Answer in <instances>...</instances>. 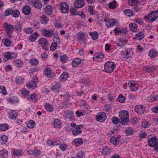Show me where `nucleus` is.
I'll list each match as a JSON object with an SVG mask.
<instances>
[{"instance_id": "nucleus-1", "label": "nucleus", "mask_w": 158, "mask_h": 158, "mask_svg": "<svg viewBox=\"0 0 158 158\" xmlns=\"http://www.w3.org/2000/svg\"><path fill=\"white\" fill-rule=\"evenodd\" d=\"M119 116L121 119V123L123 125L127 124L129 121V113L125 110L120 111Z\"/></svg>"}, {"instance_id": "nucleus-2", "label": "nucleus", "mask_w": 158, "mask_h": 158, "mask_svg": "<svg viewBox=\"0 0 158 158\" xmlns=\"http://www.w3.org/2000/svg\"><path fill=\"white\" fill-rule=\"evenodd\" d=\"M116 68V64L113 62L108 61L105 63L104 65L105 71L107 73H111Z\"/></svg>"}, {"instance_id": "nucleus-3", "label": "nucleus", "mask_w": 158, "mask_h": 158, "mask_svg": "<svg viewBox=\"0 0 158 158\" xmlns=\"http://www.w3.org/2000/svg\"><path fill=\"white\" fill-rule=\"evenodd\" d=\"M158 17V10L153 11L149 13L148 16H145V18L148 20L153 22Z\"/></svg>"}, {"instance_id": "nucleus-4", "label": "nucleus", "mask_w": 158, "mask_h": 158, "mask_svg": "<svg viewBox=\"0 0 158 158\" xmlns=\"http://www.w3.org/2000/svg\"><path fill=\"white\" fill-rule=\"evenodd\" d=\"M122 56L124 59H127L132 57L133 55V52L130 49H125L122 52Z\"/></svg>"}, {"instance_id": "nucleus-5", "label": "nucleus", "mask_w": 158, "mask_h": 158, "mask_svg": "<svg viewBox=\"0 0 158 158\" xmlns=\"http://www.w3.org/2000/svg\"><path fill=\"white\" fill-rule=\"evenodd\" d=\"M107 118V116L105 112L98 113L96 116V120L100 122L105 121Z\"/></svg>"}, {"instance_id": "nucleus-6", "label": "nucleus", "mask_w": 158, "mask_h": 158, "mask_svg": "<svg viewBox=\"0 0 158 158\" xmlns=\"http://www.w3.org/2000/svg\"><path fill=\"white\" fill-rule=\"evenodd\" d=\"M41 31L43 35L48 38L52 37L54 32V31L52 30H47L44 28L42 29Z\"/></svg>"}, {"instance_id": "nucleus-7", "label": "nucleus", "mask_w": 158, "mask_h": 158, "mask_svg": "<svg viewBox=\"0 0 158 158\" xmlns=\"http://www.w3.org/2000/svg\"><path fill=\"white\" fill-rule=\"evenodd\" d=\"M148 142L149 146L153 147L158 144V139L156 136H155L149 139Z\"/></svg>"}, {"instance_id": "nucleus-8", "label": "nucleus", "mask_w": 158, "mask_h": 158, "mask_svg": "<svg viewBox=\"0 0 158 158\" xmlns=\"http://www.w3.org/2000/svg\"><path fill=\"white\" fill-rule=\"evenodd\" d=\"M59 7L61 12L65 14L69 11V6L68 4L66 2H63L60 3Z\"/></svg>"}, {"instance_id": "nucleus-9", "label": "nucleus", "mask_w": 158, "mask_h": 158, "mask_svg": "<svg viewBox=\"0 0 158 158\" xmlns=\"http://www.w3.org/2000/svg\"><path fill=\"white\" fill-rule=\"evenodd\" d=\"M4 27L7 34H11L14 31V26L8 23H5L4 24Z\"/></svg>"}, {"instance_id": "nucleus-10", "label": "nucleus", "mask_w": 158, "mask_h": 158, "mask_svg": "<svg viewBox=\"0 0 158 158\" xmlns=\"http://www.w3.org/2000/svg\"><path fill=\"white\" fill-rule=\"evenodd\" d=\"M145 107L142 105L136 106L135 107V110L139 114H143L145 111Z\"/></svg>"}, {"instance_id": "nucleus-11", "label": "nucleus", "mask_w": 158, "mask_h": 158, "mask_svg": "<svg viewBox=\"0 0 158 158\" xmlns=\"http://www.w3.org/2000/svg\"><path fill=\"white\" fill-rule=\"evenodd\" d=\"M83 126L82 125H78L76 126L75 129L72 130V133L74 136L79 135L82 133V130L81 129L82 128Z\"/></svg>"}, {"instance_id": "nucleus-12", "label": "nucleus", "mask_w": 158, "mask_h": 158, "mask_svg": "<svg viewBox=\"0 0 158 158\" xmlns=\"http://www.w3.org/2000/svg\"><path fill=\"white\" fill-rule=\"evenodd\" d=\"M44 72L45 75L48 78H53L55 76L54 74L52 73L51 69L48 67L45 68Z\"/></svg>"}, {"instance_id": "nucleus-13", "label": "nucleus", "mask_w": 158, "mask_h": 158, "mask_svg": "<svg viewBox=\"0 0 158 158\" xmlns=\"http://www.w3.org/2000/svg\"><path fill=\"white\" fill-rule=\"evenodd\" d=\"M128 85L130 89L133 91H137L139 88L138 84L133 81H130L128 82Z\"/></svg>"}, {"instance_id": "nucleus-14", "label": "nucleus", "mask_w": 158, "mask_h": 158, "mask_svg": "<svg viewBox=\"0 0 158 158\" xmlns=\"http://www.w3.org/2000/svg\"><path fill=\"white\" fill-rule=\"evenodd\" d=\"M39 43L41 44L44 49H46L48 45V43L46 39L44 38H41L38 40Z\"/></svg>"}, {"instance_id": "nucleus-15", "label": "nucleus", "mask_w": 158, "mask_h": 158, "mask_svg": "<svg viewBox=\"0 0 158 158\" xmlns=\"http://www.w3.org/2000/svg\"><path fill=\"white\" fill-rule=\"evenodd\" d=\"M37 86V84L34 78L28 81L27 83V86L28 88L34 89Z\"/></svg>"}, {"instance_id": "nucleus-16", "label": "nucleus", "mask_w": 158, "mask_h": 158, "mask_svg": "<svg viewBox=\"0 0 158 158\" xmlns=\"http://www.w3.org/2000/svg\"><path fill=\"white\" fill-rule=\"evenodd\" d=\"M4 56L7 60H10L12 58L17 57V55L16 53L14 52L11 53L9 52H5L4 55Z\"/></svg>"}, {"instance_id": "nucleus-17", "label": "nucleus", "mask_w": 158, "mask_h": 158, "mask_svg": "<svg viewBox=\"0 0 158 158\" xmlns=\"http://www.w3.org/2000/svg\"><path fill=\"white\" fill-rule=\"evenodd\" d=\"M60 85L58 83H56L52 86L51 89L52 91L56 93L60 90Z\"/></svg>"}, {"instance_id": "nucleus-18", "label": "nucleus", "mask_w": 158, "mask_h": 158, "mask_svg": "<svg viewBox=\"0 0 158 158\" xmlns=\"http://www.w3.org/2000/svg\"><path fill=\"white\" fill-rule=\"evenodd\" d=\"M9 117L11 119H15L18 116L17 113L16 111L11 110L8 112Z\"/></svg>"}, {"instance_id": "nucleus-19", "label": "nucleus", "mask_w": 158, "mask_h": 158, "mask_svg": "<svg viewBox=\"0 0 158 158\" xmlns=\"http://www.w3.org/2000/svg\"><path fill=\"white\" fill-rule=\"evenodd\" d=\"M84 0H77L74 3V5L76 8H80L82 7L85 5Z\"/></svg>"}, {"instance_id": "nucleus-20", "label": "nucleus", "mask_w": 158, "mask_h": 158, "mask_svg": "<svg viewBox=\"0 0 158 158\" xmlns=\"http://www.w3.org/2000/svg\"><path fill=\"white\" fill-rule=\"evenodd\" d=\"M155 68L154 66L150 65L145 67L144 70L145 73H151L155 70Z\"/></svg>"}, {"instance_id": "nucleus-21", "label": "nucleus", "mask_w": 158, "mask_h": 158, "mask_svg": "<svg viewBox=\"0 0 158 158\" xmlns=\"http://www.w3.org/2000/svg\"><path fill=\"white\" fill-rule=\"evenodd\" d=\"M31 12V9L29 6L25 5L23 7L22 12L25 15H28Z\"/></svg>"}, {"instance_id": "nucleus-22", "label": "nucleus", "mask_w": 158, "mask_h": 158, "mask_svg": "<svg viewBox=\"0 0 158 158\" xmlns=\"http://www.w3.org/2000/svg\"><path fill=\"white\" fill-rule=\"evenodd\" d=\"M72 143L76 146H80L83 143L82 139L81 138L75 139L72 141Z\"/></svg>"}, {"instance_id": "nucleus-23", "label": "nucleus", "mask_w": 158, "mask_h": 158, "mask_svg": "<svg viewBox=\"0 0 158 158\" xmlns=\"http://www.w3.org/2000/svg\"><path fill=\"white\" fill-rule=\"evenodd\" d=\"M115 23V20L113 19L110 18L108 20L107 23H106V26L107 28H109L114 26Z\"/></svg>"}, {"instance_id": "nucleus-24", "label": "nucleus", "mask_w": 158, "mask_h": 158, "mask_svg": "<svg viewBox=\"0 0 158 158\" xmlns=\"http://www.w3.org/2000/svg\"><path fill=\"white\" fill-rule=\"evenodd\" d=\"M45 12L46 15H51L53 12V7L50 5H47L45 10Z\"/></svg>"}, {"instance_id": "nucleus-25", "label": "nucleus", "mask_w": 158, "mask_h": 158, "mask_svg": "<svg viewBox=\"0 0 158 158\" xmlns=\"http://www.w3.org/2000/svg\"><path fill=\"white\" fill-rule=\"evenodd\" d=\"M119 138H120V136L119 137H112L110 139V141L114 145H117L119 143V140L118 139Z\"/></svg>"}, {"instance_id": "nucleus-26", "label": "nucleus", "mask_w": 158, "mask_h": 158, "mask_svg": "<svg viewBox=\"0 0 158 158\" xmlns=\"http://www.w3.org/2000/svg\"><path fill=\"white\" fill-rule=\"evenodd\" d=\"M158 52L155 49L150 50L149 52L148 56L151 58H155L157 55Z\"/></svg>"}, {"instance_id": "nucleus-27", "label": "nucleus", "mask_w": 158, "mask_h": 158, "mask_svg": "<svg viewBox=\"0 0 158 158\" xmlns=\"http://www.w3.org/2000/svg\"><path fill=\"white\" fill-rule=\"evenodd\" d=\"M134 131V128L132 127H128L125 130V134L127 135H132Z\"/></svg>"}, {"instance_id": "nucleus-28", "label": "nucleus", "mask_w": 158, "mask_h": 158, "mask_svg": "<svg viewBox=\"0 0 158 158\" xmlns=\"http://www.w3.org/2000/svg\"><path fill=\"white\" fill-rule=\"evenodd\" d=\"M14 64L16 68H19L23 66L24 63L20 60L17 59L14 61Z\"/></svg>"}, {"instance_id": "nucleus-29", "label": "nucleus", "mask_w": 158, "mask_h": 158, "mask_svg": "<svg viewBox=\"0 0 158 158\" xmlns=\"http://www.w3.org/2000/svg\"><path fill=\"white\" fill-rule=\"evenodd\" d=\"M81 62V60L79 58H75L73 60L72 62V65L73 67H76L78 64Z\"/></svg>"}, {"instance_id": "nucleus-30", "label": "nucleus", "mask_w": 158, "mask_h": 158, "mask_svg": "<svg viewBox=\"0 0 158 158\" xmlns=\"http://www.w3.org/2000/svg\"><path fill=\"white\" fill-rule=\"evenodd\" d=\"M40 19L41 23L44 24H47L49 21V19L45 15H42L40 17Z\"/></svg>"}, {"instance_id": "nucleus-31", "label": "nucleus", "mask_w": 158, "mask_h": 158, "mask_svg": "<svg viewBox=\"0 0 158 158\" xmlns=\"http://www.w3.org/2000/svg\"><path fill=\"white\" fill-rule=\"evenodd\" d=\"M23 25L20 22H17L14 26V28L17 31L20 32L22 30Z\"/></svg>"}, {"instance_id": "nucleus-32", "label": "nucleus", "mask_w": 158, "mask_h": 158, "mask_svg": "<svg viewBox=\"0 0 158 158\" xmlns=\"http://www.w3.org/2000/svg\"><path fill=\"white\" fill-rule=\"evenodd\" d=\"M144 37V34L142 31H140L135 35V38L138 40H141Z\"/></svg>"}, {"instance_id": "nucleus-33", "label": "nucleus", "mask_w": 158, "mask_h": 158, "mask_svg": "<svg viewBox=\"0 0 158 158\" xmlns=\"http://www.w3.org/2000/svg\"><path fill=\"white\" fill-rule=\"evenodd\" d=\"M53 124L56 128H60L61 127V122L60 120L55 119L54 120Z\"/></svg>"}, {"instance_id": "nucleus-34", "label": "nucleus", "mask_w": 158, "mask_h": 158, "mask_svg": "<svg viewBox=\"0 0 158 158\" xmlns=\"http://www.w3.org/2000/svg\"><path fill=\"white\" fill-rule=\"evenodd\" d=\"M37 38V34L36 31H35L31 34L29 37V40L32 42L35 41Z\"/></svg>"}, {"instance_id": "nucleus-35", "label": "nucleus", "mask_w": 158, "mask_h": 158, "mask_svg": "<svg viewBox=\"0 0 158 158\" xmlns=\"http://www.w3.org/2000/svg\"><path fill=\"white\" fill-rule=\"evenodd\" d=\"M8 155V152L5 150L2 149L0 151V158L7 157Z\"/></svg>"}, {"instance_id": "nucleus-36", "label": "nucleus", "mask_w": 158, "mask_h": 158, "mask_svg": "<svg viewBox=\"0 0 158 158\" xmlns=\"http://www.w3.org/2000/svg\"><path fill=\"white\" fill-rule=\"evenodd\" d=\"M24 81V79L21 77H17L15 78L16 83L18 85L23 84Z\"/></svg>"}, {"instance_id": "nucleus-37", "label": "nucleus", "mask_w": 158, "mask_h": 158, "mask_svg": "<svg viewBox=\"0 0 158 158\" xmlns=\"http://www.w3.org/2000/svg\"><path fill=\"white\" fill-rule=\"evenodd\" d=\"M8 137L5 135H2L0 138V143L1 144H3L7 142Z\"/></svg>"}, {"instance_id": "nucleus-38", "label": "nucleus", "mask_w": 158, "mask_h": 158, "mask_svg": "<svg viewBox=\"0 0 158 158\" xmlns=\"http://www.w3.org/2000/svg\"><path fill=\"white\" fill-rule=\"evenodd\" d=\"M137 27L138 25L135 23H131L129 25L130 30L133 31H136Z\"/></svg>"}, {"instance_id": "nucleus-39", "label": "nucleus", "mask_w": 158, "mask_h": 158, "mask_svg": "<svg viewBox=\"0 0 158 158\" xmlns=\"http://www.w3.org/2000/svg\"><path fill=\"white\" fill-rule=\"evenodd\" d=\"M69 74L66 72H64L60 76V78L62 81L66 80L68 77Z\"/></svg>"}, {"instance_id": "nucleus-40", "label": "nucleus", "mask_w": 158, "mask_h": 158, "mask_svg": "<svg viewBox=\"0 0 158 158\" xmlns=\"http://www.w3.org/2000/svg\"><path fill=\"white\" fill-rule=\"evenodd\" d=\"M29 63L31 65L35 66L38 65L39 61L36 58H33L29 60Z\"/></svg>"}, {"instance_id": "nucleus-41", "label": "nucleus", "mask_w": 158, "mask_h": 158, "mask_svg": "<svg viewBox=\"0 0 158 158\" xmlns=\"http://www.w3.org/2000/svg\"><path fill=\"white\" fill-rule=\"evenodd\" d=\"M89 35L91 36L92 38L94 40H97L98 37V34L96 31L89 33Z\"/></svg>"}, {"instance_id": "nucleus-42", "label": "nucleus", "mask_w": 158, "mask_h": 158, "mask_svg": "<svg viewBox=\"0 0 158 158\" xmlns=\"http://www.w3.org/2000/svg\"><path fill=\"white\" fill-rule=\"evenodd\" d=\"M9 125L6 123H3L0 125V131H5L9 128Z\"/></svg>"}, {"instance_id": "nucleus-43", "label": "nucleus", "mask_w": 158, "mask_h": 158, "mask_svg": "<svg viewBox=\"0 0 158 158\" xmlns=\"http://www.w3.org/2000/svg\"><path fill=\"white\" fill-rule=\"evenodd\" d=\"M34 6L37 9H40L42 7V4L40 1L36 0L34 2Z\"/></svg>"}, {"instance_id": "nucleus-44", "label": "nucleus", "mask_w": 158, "mask_h": 158, "mask_svg": "<svg viewBox=\"0 0 158 158\" xmlns=\"http://www.w3.org/2000/svg\"><path fill=\"white\" fill-rule=\"evenodd\" d=\"M63 99L66 101H70L71 100V95L68 92H67L63 95Z\"/></svg>"}, {"instance_id": "nucleus-45", "label": "nucleus", "mask_w": 158, "mask_h": 158, "mask_svg": "<svg viewBox=\"0 0 158 158\" xmlns=\"http://www.w3.org/2000/svg\"><path fill=\"white\" fill-rule=\"evenodd\" d=\"M104 55L102 52H98L94 54L93 56V59L95 60V58L99 59H103L104 57Z\"/></svg>"}, {"instance_id": "nucleus-46", "label": "nucleus", "mask_w": 158, "mask_h": 158, "mask_svg": "<svg viewBox=\"0 0 158 158\" xmlns=\"http://www.w3.org/2000/svg\"><path fill=\"white\" fill-rule=\"evenodd\" d=\"M12 15L14 18H17L20 15V12L18 10L13 9Z\"/></svg>"}, {"instance_id": "nucleus-47", "label": "nucleus", "mask_w": 158, "mask_h": 158, "mask_svg": "<svg viewBox=\"0 0 158 158\" xmlns=\"http://www.w3.org/2000/svg\"><path fill=\"white\" fill-rule=\"evenodd\" d=\"M79 106H83V107L87 111L89 110V106L87 104L86 102L84 100L82 101V102L81 103V104L79 105Z\"/></svg>"}, {"instance_id": "nucleus-48", "label": "nucleus", "mask_w": 158, "mask_h": 158, "mask_svg": "<svg viewBox=\"0 0 158 158\" xmlns=\"http://www.w3.org/2000/svg\"><path fill=\"white\" fill-rule=\"evenodd\" d=\"M2 41L6 47H8L10 45L11 41L8 39H3Z\"/></svg>"}, {"instance_id": "nucleus-49", "label": "nucleus", "mask_w": 158, "mask_h": 158, "mask_svg": "<svg viewBox=\"0 0 158 158\" xmlns=\"http://www.w3.org/2000/svg\"><path fill=\"white\" fill-rule=\"evenodd\" d=\"M28 98L30 100L35 102L37 100V95L35 94H32Z\"/></svg>"}, {"instance_id": "nucleus-50", "label": "nucleus", "mask_w": 158, "mask_h": 158, "mask_svg": "<svg viewBox=\"0 0 158 158\" xmlns=\"http://www.w3.org/2000/svg\"><path fill=\"white\" fill-rule=\"evenodd\" d=\"M8 101L11 103H17L18 102V99L17 97L13 96L10 97Z\"/></svg>"}, {"instance_id": "nucleus-51", "label": "nucleus", "mask_w": 158, "mask_h": 158, "mask_svg": "<svg viewBox=\"0 0 158 158\" xmlns=\"http://www.w3.org/2000/svg\"><path fill=\"white\" fill-rule=\"evenodd\" d=\"M53 42L56 43H60V39L59 37L58 34L56 33H55L53 36Z\"/></svg>"}, {"instance_id": "nucleus-52", "label": "nucleus", "mask_w": 158, "mask_h": 158, "mask_svg": "<svg viewBox=\"0 0 158 158\" xmlns=\"http://www.w3.org/2000/svg\"><path fill=\"white\" fill-rule=\"evenodd\" d=\"M60 58L61 62L63 63L66 62L68 58L67 56L65 54H63L60 56Z\"/></svg>"}, {"instance_id": "nucleus-53", "label": "nucleus", "mask_w": 158, "mask_h": 158, "mask_svg": "<svg viewBox=\"0 0 158 158\" xmlns=\"http://www.w3.org/2000/svg\"><path fill=\"white\" fill-rule=\"evenodd\" d=\"M124 14L129 17L132 16L133 15L132 11L129 9L125 10Z\"/></svg>"}, {"instance_id": "nucleus-54", "label": "nucleus", "mask_w": 158, "mask_h": 158, "mask_svg": "<svg viewBox=\"0 0 158 158\" xmlns=\"http://www.w3.org/2000/svg\"><path fill=\"white\" fill-rule=\"evenodd\" d=\"M27 125L28 127L32 128L35 126V122L33 120H30L28 122Z\"/></svg>"}, {"instance_id": "nucleus-55", "label": "nucleus", "mask_w": 158, "mask_h": 158, "mask_svg": "<svg viewBox=\"0 0 158 158\" xmlns=\"http://www.w3.org/2000/svg\"><path fill=\"white\" fill-rule=\"evenodd\" d=\"M13 9L11 8H8L4 12V15L7 16L12 15Z\"/></svg>"}, {"instance_id": "nucleus-56", "label": "nucleus", "mask_w": 158, "mask_h": 158, "mask_svg": "<svg viewBox=\"0 0 158 158\" xmlns=\"http://www.w3.org/2000/svg\"><path fill=\"white\" fill-rule=\"evenodd\" d=\"M53 106L49 103H47L45 106V109L46 110L49 112H52L53 111Z\"/></svg>"}, {"instance_id": "nucleus-57", "label": "nucleus", "mask_w": 158, "mask_h": 158, "mask_svg": "<svg viewBox=\"0 0 158 158\" xmlns=\"http://www.w3.org/2000/svg\"><path fill=\"white\" fill-rule=\"evenodd\" d=\"M0 92L3 95H6L7 94L5 87L3 85L0 86Z\"/></svg>"}, {"instance_id": "nucleus-58", "label": "nucleus", "mask_w": 158, "mask_h": 158, "mask_svg": "<svg viewBox=\"0 0 158 158\" xmlns=\"http://www.w3.org/2000/svg\"><path fill=\"white\" fill-rule=\"evenodd\" d=\"M118 98L119 102L120 103H124L126 100V98L122 94H120L118 97Z\"/></svg>"}, {"instance_id": "nucleus-59", "label": "nucleus", "mask_w": 158, "mask_h": 158, "mask_svg": "<svg viewBox=\"0 0 158 158\" xmlns=\"http://www.w3.org/2000/svg\"><path fill=\"white\" fill-rule=\"evenodd\" d=\"M57 44L56 42H53L52 43L50 47V50L53 51L56 49V48L57 47Z\"/></svg>"}, {"instance_id": "nucleus-60", "label": "nucleus", "mask_w": 158, "mask_h": 158, "mask_svg": "<svg viewBox=\"0 0 158 158\" xmlns=\"http://www.w3.org/2000/svg\"><path fill=\"white\" fill-rule=\"evenodd\" d=\"M68 104L69 103L67 102L64 101L60 104L59 106V108L60 109H63L67 107Z\"/></svg>"}, {"instance_id": "nucleus-61", "label": "nucleus", "mask_w": 158, "mask_h": 158, "mask_svg": "<svg viewBox=\"0 0 158 158\" xmlns=\"http://www.w3.org/2000/svg\"><path fill=\"white\" fill-rule=\"evenodd\" d=\"M116 2L114 0L113 2H110L109 4V7L110 9H114L116 7Z\"/></svg>"}, {"instance_id": "nucleus-62", "label": "nucleus", "mask_w": 158, "mask_h": 158, "mask_svg": "<svg viewBox=\"0 0 158 158\" xmlns=\"http://www.w3.org/2000/svg\"><path fill=\"white\" fill-rule=\"evenodd\" d=\"M93 7L91 5H89L88 6V12L91 15H95V13L93 11Z\"/></svg>"}, {"instance_id": "nucleus-63", "label": "nucleus", "mask_w": 158, "mask_h": 158, "mask_svg": "<svg viewBox=\"0 0 158 158\" xmlns=\"http://www.w3.org/2000/svg\"><path fill=\"white\" fill-rule=\"evenodd\" d=\"M24 31L27 34H31L34 31L33 29L31 27H28L24 29Z\"/></svg>"}, {"instance_id": "nucleus-64", "label": "nucleus", "mask_w": 158, "mask_h": 158, "mask_svg": "<svg viewBox=\"0 0 158 158\" xmlns=\"http://www.w3.org/2000/svg\"><path fill=\"white\" fill-rule=\"evenodd\" d=\"M84 152L80 151L77 154L75 158H83L84 156Z\"/></svg>"}]
</instances>
